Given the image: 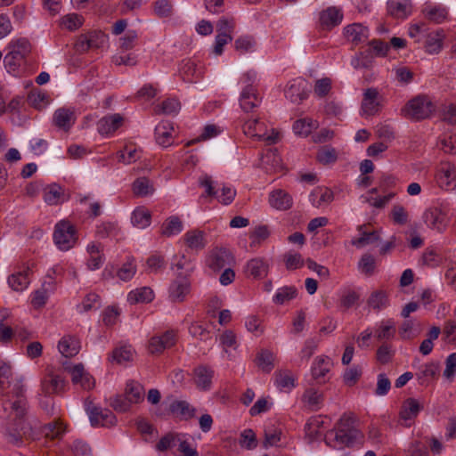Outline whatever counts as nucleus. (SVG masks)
<instances>
[{
	"mask_svg": "<svg viewBox=\"0 0 456 456\" xmlns=\"http://www.w3.org/2000/svg\"><path fill=\"white\" fill-rule=\"evenodd\" d=\"M154 298V292L150 287H142L131 290L127 295V301L130 304L150 303Z\"/></svg>",
	"mask_w": 456,
	"mask_h": 456,
	"instance_id": "nucleus-41",
	"label": "nucleus"
},
{
	"mask_svg": "<svg viewBox=\"0 0 456 456\" xmlns=\"http://www.w3.org/2000/svg\"><path fill=\"white\" fill-rule=\"evenodd\" d=\"M366 227V224H362L357 227L361 235L359 238H354L351 240L353 246L360 248L379 240V234L377 231L368 232L365 230Z\"/></svg>",
	"mask_w": 456,
	"mask_h": 456,
	"instance_id": "nucleus-40",
	"label": "nucleus"
},
{
	"mask_svg": "<svg viewBox=\"0 0 456 456\" xmlns=\"http://www.w3.org/2000/svg\"><path fill=\"white\" fill-rule=\"evenodd\" d=\"M108 41V36L102 31H92L81 35L75 44V48L79 53H85L91 49H100Z\"/></svg>",
	"mask_w": 456,
	"mask_h": 456,
	"instance_id": "nucleus-10",
	"label": "nucleus"
},
{
	"mask_svg": "<svg viewBox=\"0 0 456 456\" xmlns=\"http://www.w3.org/2000/svg\"><path fill=\"white\" fill-rule=\"evenodd\" d=\"M183 240L190 249L195 251L203 249L207 245L206 233L197 229L188 231L183 236Z\"/></svg>",
	"mask_w": 456,
	"mask_h": 456,
	"instance_id": "nucleus-30",
	"label": "nucleus"
},
{
	"mask_svg": "<svg viewBox=\"0 0 456 456\" xmlns=\"http://www.w3.org/2000/svg\"><path fill=\"white\" fill-rule=\"evenodd\" d=\"M86 411L89 415L92 426L112 427L116 424L117 419L114 413L108 409H101L88 399L85 402Z\"/></svg>",
	"mask_w": 456,
	"mask_h": 456,
	"instance_id": "nucleus-8",
	"label": "nucleus"
},
{
	"mask_svg": "<svg viewBox=\"0 0 456 456\" xmlns=\"http://www.w3.org/2000/svg\"><path fill=\"white\" fill-rule=\"evenodd\" d=\"M243 132L247 136L265 141L269 145L276 143L279 140V133L273 129L272 134H268L266 125L257 118L245 121Z\"/></svg>",
	"mask_w": 456,
	"mask_h": 456,
	"instance_id": "nucleus-6",
	"label": "nucleus"
},
{
	"mask_svg": "<svg viewBox=\"0 0 456 456\" xmlns=\"http://www.w3.org/2000/svg\"><path fill=\"white\" fill-rule=\"evenodd\" d=\"M420 323L413 319H406L399 327V335L403 340H411L421 332Z\"/></svg>",
	"mask_w": 456,
	"mask_h": 456,
	"instance_id": "nucleus-36",
	"label": "nucleus"
},
{
	"mask_svg": "<svg viewBox=\"0 0 456 456\" xmlns=\"http://www.w3.org/2000/svg\"><path fill=\"white\" fill-rule=\"evenodd\" d=\"M154 191L152 183L146 177H139L133 183V192L139 197H145Z\"/></svg>",
	"mask_w": 456,
	"mask_h": 456,
	"instance_id": "nucleus-56",
	"label": "nucleus"
},
{
	"mask_svg": "<svg viewBox=\"0 0 456 456\" xmlns=\"http://www.w3.org/2000/svg\"><path fill=\"white\" fill-rule=\"evenodd\" d=\"M387 12L393 17L403 19L410 14L411 5L405 0H389Z\"/></svg>",
	"mask_w": 456,
	"mask_h": 456,
	"instance_id": "nucleus-43",
	"label": "nucleus"
},
{
	"mask_svg": "<svg viewBox=\"0 0 456 456\" xmlns=\"http://www.w3.org/2000/svg\"><path fill=\"white\" fill-rule=\"evenodd\" d=\"M343 20V12L341 9L336 6H330L323 10L320 13V25L323 29L330 30L334 27L338 26Z\"/></svg>",
	"mask_w": 456,
	"mask_h": 456,
	"instance_id": "nucleus-20",
	"label": "nucleus"
},
{
	"mask_svg": "<svg viewBox=\"0 0 456 456\" xmlns=\"http://www.w3.org/2000/svg\"><path fill=\"white\" fill-rule=\"evenodd\" d=\"M440 149L446 154H456V135H444L439 140Z\"/></svg>",
	"mask_w": 456,
	"mask_h": 456,
	"instance_id": "nucleus-64",
	"label": "nucleus"
},
{
	"mask_svg": "<svg viewBox=\"0 0 456 456\" xmlns=\"http://www.w3.org/2000/svg\"><path fill=\"white\" fill-rule=\"evenodd\" d=\"M119 232L117 222L104 221L95 227V236L99 239L116 238Z\"/></svg>",
	"mask_w": 456,
	"mask_h": 456,
	"instance_id": "nucleus-44",
	"label": "nucleus"
},
{
	"mask_svg": "<svg viewBox=\"0 0 456 456\" xmlns=\"http://www.w3.org/2000/svg\"><path fill=\"white\" fill-rule=\"evenodd\" d=\"M270 265L262 257H255L247 262L243 273L247 278L262 280L268 275Z\"/></svg>",
	"mask_w": 456,
	"mask_h": 456,
	"instance_id": "nucleus-14",
	"label": "nucleus"
},
{
	"mask_svg": "<svg viewBox=\"0 0 456 456\" xmlns=\"http://www.w3.org/2000/svg\"><path fill=\"white\" fill-rule=\"evenodd\" d=\"M439 374V366L436 363H428L420 368L416 373L417 379L421 386H428Z\"/></svg>",
	"mask_w": 456,
	"mask_h": 456,
	"instance_id": "nucleus-42",
	"label": "nucleus"
},
{
	"mask_svg": "<svg viewBox=\"0 0 456 456\" xmlns=\"http://www.w3.org/2000/svg\"><path fill=\"white\" fill-rule=\"evenodd\" d=\"M374 53L371 48H367L364 51L360 52L351 61V65L358 69H369L372 66L374 60Z\"/></svg>",
	"mask_w": 456,
	"mask_h": 456,
	"instance_id": "nucleus-50",
	"label": "nucleus"
},
{
	"mask_svg": "<svg viewBox=\"0 0 456 456\" xmlns=\"http://www.w3.org/2000/svg\"><path fill=\"white\" fill-rule=\"evenodd\" d=\"M9 53L4 58L5 69L9 73L17 76L25 63L27 56L31 52V45L26 38L12 40L9 45Z\"/></svg>",
	"mask_w": 456,
	"mask_h": 456,
	"instance_id": "nucleus-3",
	"label": "nucleus"
},
{
	"mask_svg": "<svg viewBox=\"0 0 456 456\" xmlns=\"http://www.w3.org/2000/svg\"><path fill=\"white\" fill-rule=\"evenodd\" d=\"M332 365L333 363L330 357H316L311 368L313 379L319 384L325 383L329 379L327 375L330 371Z\"/></svg>",
	"mask_w": 456,
	"mask_h": 456,
	"instance_id": "nucleus-19",
	"label": "nucleus"
},
{
	"mask_svg": "<svg viewBox=\"0 0 456 456\" xmlns=\"http://www.w3.org/2000/svg\"><path fill=\"white\" fill-rule=\"evenodd\" d=\"M174 126L170 121H161L155 127V138L158 144L168 147L173 142Z\"/></svg>",
	"mask_w": 456,
	"mask_h": 456,
	"instance_id": "nucleus-25",
	"label": "nucleus"
},
{
	"mask_svg": "<svg viewBox=\"0 0 456 456\" xmlns=\"http://www.w3.org/2000/svg\"><path fill=\"white\" fill-rule=\"evenodd\" d=\"M77 239L76 228L70 222L62 220L56 224L53 240L59 249H70L76 244Z\"/></svg>",
	"mask_w": 456,
	"mask_h": 456,
	"instance_id": "nucleus-5",
	"label": "nucleus"
},
{
	"mask_svg": "<svg viewBox=\"0 0 456 456\" xmlns=\"http://www.w3.org/2000/svg\"><path fill=\"white\" fill-rule=\"evenodd\" d=\"M233 262V256L225 248H214L206 259L207 265L215 272L231 266Z\"/></svg>",
	"mask_w": 456,
	"mask_h": 456,
	"instance_id": "nucleus-12",
	"label": "nucleus"
},
{
	"mask_svg": "<svg viewBox=\"0 0 456 456\" xmlns=\"http://www.w3.org/2000/svg\"><path fill=\"white\" fill-rule=\"evenodd\" d=\"M25 387L20 382L14 385L10 393L4 395L3 399V409L8 412L13 423H7L4 431V436L9 444L20 445L22 444L24 435L23 416L27 409V398L25 395Z\"/></svg>",
	"mask_w": 456,
	"mask_h": 456,
	"instance_id": "nucleus-1",
	"label": "nucleus"
},
{
	"mask_svg": "<svg viewBox=\"0 0 456 456\" xmlns=\"http://www.w3.org/2000/svg\"><path fill=\"white\" fill-rule=\"evenodd\" d=\"M195 384L198 388L203 391L209 390L212 386L214 370L208 366H199L194 369Z\"/></svg>",
	"mask_w": 456,
	"mask_h": 456,
	"instance_id": "nucleus-29",
	"label": "nucleus"
},
{
	"mask_svg": "<svg viewBox=\"0 0 456 456\" xmlns=\"http://www.w3.org/2000/svg\"><path fill=\"white\" fill-rule=\"evenodd\" d=\"M274 379V383L280 390L289 391L296 387V377L289 370H276Z\"/></svg>",
	"mask_w": 456,
	"mask_h": 456,
	"instance_id": "nucleus-38",
	"label": "nucleus"
},
{
	"mask_svg": "<svg viewBox=\"0 0 456 456\" xmlns=\"http://www.w3.org/2000/svg\"><path fill=\"white\" fill-rule=\"evenodd\" d=\"M67 381L56 373L53 368L47 367L41 379V390L45 395H57L64 392Z\"/></svg>",
	"mask_w": 456,
	"mask_h": 456,
	"instance_id": "nucleus-7",
	"label": "nucleus"
},
{
	"mask_svg": "<svg viewBox=\"0 0 456 456\" xmlns=\"http://www.w3.org/2000/svg\"><path fill=\"white\" fill-rule=\"evenodd\" d=\"M422 409V406L419 403V402L414 398H408L406 399L401 407L400 411V418L403 420H411L414 419L420 410Z\"/></svg>",
	"mask_w": 456,
	"mask_h": 456,
	"instance_id": "nucleus-45",
	"label": "nucleus"
},
{
	"mask_svg": "<svg viewBox=\"0 0 456 456\" xmlns=\"http://www.w3.org/2000/svg\"><path fill=\"white\" fill-rule=\"evenodd\" d=\"M309 92L310 88L307 81L302 77H297L288 83L284 94L292 103L300 104L308 97Z\"/></svg>",
	"mask_w": 456,
	"mask_h": 456,
	"instance_id": "nucleus-11",
	"label": "nucleus"
},
{
	"mask_svg": "<svg viewBox=\"0 0 456 456\" xmlns=\"http://www.w3.org/2000/svg\"><path fill=\"white\" fill-rule=\"evenodd\" d=\"M120 315V309L116 305H109L102 312V322L106 326H112L117 323Z\"/></svg>",
	"mask_w": 456,
	"mask_h": 456,
	"instance_id": "nucleus-62",
	"label": "nucleus"
},
{
	"mask_svg": "<svg viewBox=\"0 0 456 456\" xmlns=\"http://www.w3.org/2000/svg\"><path fill=\"white\" fill-rule=\"evenodd\" d=\"M123 122V118L119 114H113L103 117L97 124V130L101 134H110L118 130Z\"/></svg>",
	"mask_w": 456,
	"mask_h": 456,
	"instance_id": "nucleus-27",
	"label": "nucleus"
},
{
	"mask_svg": "<svg viewBox=\"0 0 456 456\" xmlns=\"http://www.w3.org/2000/svg\"><path fill=\"white\" fill-rule=\"evenodd\" d=\"M136 273V265L134 259H128L123 265L118 270V277L123 281H130Z\"/></svg>",
	"mask_w": 456,
	"mask_h": 456,
	"instance_id": "nucleus-60",
	"label": "nucleus"
},
{
	"mask_svg": "<svg viewBox=\"0 0 456 456\" xmlns=\"http://www.w3.org/2000/svg\"><path fill=\"white\" fill-rule=\"evenodd\" d=\"M445 37L444 29L438 28L435 31H428L425 36V49L428 53H438L443 48V41Z\"/></svg>",
	"mask_w": 456,
	"mask_h": 456,
	"instance_id": "nucleus-26",
	"label": "nucleus"
},
{
	"mask_svg": "<svg viewBox=\"0 0 456 456\" xmlns=\"http://www.w3.org/2000/svg\"><path fill=\"white\" fill-rule=\"evenodd\" d=\"M170 412L183 420H188L195 416L196 409L188 402L183 400H175L169 405Z\"/></svg>",
	"mask_w": 456,
	"mask_h": 456,
	"instance_id": "nucleus-28",
	"label": "nucleus"
},
{
	"mask_svg": "<svg viewBox=\"0 0 456 456\" xmlns=\"http://www.w3.org/2000/svg\"><path fill=\"white\" fill-rule=\"evenodd\" d=\"M194 266L191 261L185 256V255H175L174 256L171 262V270L175 274L176 278L185 276L189 279V276L192 273Z\"/></svg>",
	"mask_w": 456,
	"mask_h": 456,
	"instance_id": "nucleus-24",
	"label": "nucleus"
},
{
	"mask_svg": "<svg viewBox=\"0 0 456 456\" xmlns=\"http://www.w3.org/2000/svg\"><path fill=\"white\" fill-rule=\"evenodd\" d=\"M358 269L362 273L371 276L376 269L375 257L369 253L363 254L359 260Z\"/></svg>",
	"mask_w": 456,
	"mask_h": 456,
	"instance_id": "nucleus-57",
	"label": "nucleus"
},
{
	"mask_svg": "<svg viewBox=\"0 0 456 456\" xmlns=\"http://www.w3.org/2000/svg\"><path fill=\"white\" fill-rule=\"evenodd\" d=\"M261 103V97L257 89L252 84L245 86L240 97V105L243 111L249 112L258 107Z\"/></svg>",
	"mask_w": 456,
	"mask_h": 456,
	"instance_id": "nucleus-17",
	"label": "nucleus"
},
{
	"mask_svg": "<svg viewBox=\"0 0 456 456\" xmlns=\"http://www.w3.org/2000/svg\"><path fill=\"white\" fill-rule=\"evenodd\" d=\"M334 200V193L329 188H315L310 194L312 205L317 208L329 205Z\"/></svg>",
	"mask_w": 456,
	"mask_h": 456,
	"instance_id": "nucleus-33",
	"label": "nucleus"
},
{
	"mask_svg": "<svg viewBox=\"0 0 456 456\" xmlns=\"http://www.w3.org/2000/svg\"><path fill=\"white\" fill-rule=\"evenodd\" d=\"M270 205L278 210H287L292 207V197L283 190H275L270 193Z\"/></svg>",
	"mask_w": 456,
	"mask_h": 456,
	"instance_id": "nucleus-31",
	"label": "nucleus"
},
{
	"mask_svg": "<svg viewBox=\"0 0 456 456\" xmlns=\"http://www.w3.org/2000/svg\"><path fill=\"white\" fill-rule=\"evenodd\" d=\"M191 291V282L185 276L175 278L169 286L168 297L174 303L183 302Z\"/></svg>",
	"mask_w": 456,
	"mask_h": 456,
	"instance_id": "nucleus-16",
	"label": "nucleus"
},
{
	"mask_svg": "<svg viewBox=\"0 0 456 456\" xmlns=\"http://www.w3.org/2000/svg\"><path fill=\"white\" fill-rule=\"evenodd\" d=\"M63 366L70 374L73 385H79L84 390H91L94 387V379L90 373L85 370L82 363L76 364L72 367H67L65 366V362H63Z\"/></svg>",
	"mask_w": 456,
	"mask_h": 456,
	"instance_id": "nucleus-13",
	"label": "nucleus"
},
{
	"mask_svg": "<svg viewBox=\"0 0 456 456\" xmlns=\"http://www.w3.org/2000/svg\"><path fill=\"white\" fill-rule=\"evenodd\" d=\"M423 13L428 20L437 24L444 21L448 16L446 8L432 4L426 5Z\"/></svg>",
	"mask_w": 456,
	"mask_h": 456,
	"instance_id": "nucleus-48",
	"label": "nucleus"
},
{
	"mask_svg": "<svg viewBox=\"0 0 456 456\" xmlns=\"http://www.w3.org/2000/svg\"><path fill=\"white\" fill-rule=\"evenodd\" d=\"M53 122L55 126L68 132L76 122L74 111L69 108H60L53 113Z\"/></svg>",
	"mask_w": 456,
	"mask_h": 456,
	"instance_id": "nucleus-23",
	"label": "nucleus"
},
{
	"mask_svg": "<svg viewBox=\"0 0 456 456\" xmlns=\"http://www.w3.org/2000/svg\"><path fill=\"white\" fill-rule=\"evenodd\" d=\"M151 219V216L150 211L143 207L135 208L131 216L133 225L140 229L149 226Z\"/></svg>",
	"mask_w": 456,
	"mask_h": 456,
	"instance_id": "nucleus-51",
	"label": "nucleus"
},
{
	"mask_svg": "<svg viewBox=\"0 0 456 456\" xmlns=\"http://www.w3.org/2000/svg\"><path fill=\"white\" fill-rule=\"evenodd\" d=\"M283 259L288 270H296L304 265V260L299 253L289 251L284 255Z\"/></svg>",
	"mask_w": 456,
	"mask_h": 456,
	"instance_id": "nucleus-61",
	"label": "nucleus"
},
{
	"mask_svg": "<svg viewBox=\"0 0 456 456\" xmlns=\"http://www.w3.org/2000/svg\"><path fill=\"white\" fill-rule=\"evenodd\" d=\"M381 100L382 97L377 88L370 87L364 90L361 102V116L370 117L378 114L382 107Z\"/></svg>",
	"mask_w": 456,
	"mask_h": 456,
	"instance_id": "nucleus-9",
	"label": "nucleus"
},
{
	"mask_svg": "<svg viewBox=\"0 0 456 456\" xmlns=\"http://www.w3.org/2000/svg\"><path fill=\"white\" fill-rule=\"evenodd\" d=\"M183 222L177 216H172L166 219L161 226V234L166 237H171L180 233L183 231Z\"/></svg>",
	"mask_w": 456,
	"mask_h": 456,
	"instance_id": "nucleus-47",
	"label": "nucleus"
},
{
	"mask_svg": "<svg viewBox=\"0 0 456 456\" xmlns=\"http://www.w3.org/2000/svg\"><path fill=\"white\" fill-rule=\"evenodd\" d=\"M179 73L182 79L185 82H192L194 78L199 77L197 65L191 60H183L181 62Z\"/></svg>",
	"mask_w": 456,
	"mask_h": 456,
	"instance_id": "nucleus-52",
	"label": "nucleus"
},
{
	"mask_svg": "<svg viewBox=\"0 0 456 456\" xmlns=\"http://www.w3.org/2000/svg\"><path fill=\"white\" fill-rule=\"evenodd\" d=\"M435 110V103L426 94H419L410 100L403 109L405 116L416 121L430 118Z\"/></svg>",
	"mask_w": 456,
	"mask_h": 456,
	"instance_id": "nucleus-4",
	"label": "nucleus"
},
{
	"mask_svg": "<svg viewBox=\"0 0 456 456\" xmlns=\"http://www.w3.org/2000/svg\"><path fill=\"white\" fill-rule=\"evenodd\" d=\"M79 307H81L80 312L99 309L101 307V297L94 292H90L84 297Z\"/></svg>",
	"mask_w": 456,
	"mask_h": 456,
	"instance_id": "nucleus-59",
	"label": "nucleus"
},
{
	"mask_svg": "<svg viewBox=\"0 0 456 456\" xmlns=\"http://www.w3.org/2000/svg\"><path fill=\"white\" fill-rule=\"evenodd\" d=\"M455 179V166L449 161H441L437 167V181L440 187L448 190Z\"/></svg>",
	"mask_w": 456,
	"mask_h": 456,
	"instance_id": "nucleus-22",
	"label": "nucleus"
},
{
	"mask_svg": "<svg viewBox=\"0 0 456 456\" xmlns=\"http://www.w3.org/2000/svg\"><path fill=\"white\" fill-rule=\"evenodd\" d=\"M135 351L131 344H124L115 348L110 356L111 362H115L118 364H124L134 360Z\"/></svg>",
	"mask_w": 456,
	"mask_h": 456,
	"instance_id": "nucleus-35",
	"label": "nucleus"
},
{
	"mask_svg": "<svg viewBox=\"0 0 456 456\" xmlns=\"http://www.w3.org/2000/svg\"><path fill=\"white\" fill-rule=\"evenodd\" d=\"M181 109V104L178 100L174 98H168L164 100L160 104L155 108L157 114L164 115H176Z\"/></svg>",
	"mask_w": 456,
	"mask_h": 456,
	"instance_id": "nucleus-54",
	"label": "nucleus"
},
{
	"mask_svg": "<svg viewBox=\"0 0 456 456\" xmlns=\"http://www.w3.org/2000/svg\"><path fill=\"white\" fill-rule=\"evenodd\" d=\"M43 198L48 205H58L64 201V189L57 183L44 186Z\"/></svg>",
	"mask_w": 456,
	"mask_h": 456,
	"instance_id": "nucleus-32",
	"label": "nucleus"
},
{
	"mask_svg": "<svg viewBox=\"0 0 456 456\" xmlns=\"http://www.w3.org/2000/svg\"><path fill=\"white\" fill-rule=\"evenodd\" d=\"M368 305L375 310L386 308L388 305L387 294L381 290L373 292L368 299Z\"/></svg>",
	"mask_w": 456,
	"mask_h": 456,
	"instance_id": "nucleus-58",
	"label": "nucleus"
},
{
	"mask_svg": "<svg viewBox=\"0 0 456 456\" xmlns=\"http://www.w3.org/2000/svg\"><path fill=\"white\" fill-rule=\"evenodd\" d=\"M297 296V289L294 286L280 288L273 296V301L276 305H284Z\"/></svg>",
	"mask_w": 456,
	"mask_h": 456,
	"instance_id": "nucleus-53",
	"label": "nucleus"
},
{
	"mask_svg": "<svg viewBox=\"0 0 456 456\" xmlns=\"http://www.w3.org/2000/svg\"><path fill=\"white\" fill-rule=\"evenodd\" d=\"M361 432L354 427V418L348 414H343L333 429L327 432L325 443L334 449L352 447L361 439Z\"/></svg>",
	"mask_w": 456,
	"mask_h": 456,
	"instance_id": "nucleus-2",
	"label": "nucleus"
},
{
	"mask_svg": "<svg viewBox=\"0 0 456 456\" xmlns=\"http://www.w3.org/2000/svg\"><path fill=\"white\" fill-rule=\"evenodd\" d=\"M276 356L268 349H262L256 356V363L263 372L270 373L275 366Z\"/></svg>",
	"mask_w": 456,
	"mask_h": 456,
	"instance_id": "nucleus-39",
	"label": "nucleus"
},
{
	"mask_svg": "<svg viewBox=\"0 0 456 456\" xmlns=\"http://www.w3.org/2000/svg\"><path fill=\"white\" fill-rule=\"evenodd\" d=\"M124 394L133 403H140L144 400L145 390L142 384L134 379L126 382Z\"/></svg>",
	"mask_w": 456,
	"mask_h": 456,
	"instance_id": "nucleus-34",
	"label": "nucleus"
},
{
	"mask_svg": "<svg viewBox=\"0 0 456 456\" xmlns=\"http://www.w3.org/2000/svg\"><path fill=\"white\" fill-rule=\"evenodd\" d=\"M395 332L396 327L395 322L390 319L385 320L377 326L374 338L379 340H389L394 338Z\"/></svg>",
	"mask_w": 456,
	"mask_h": 456,
	"instance_id": "nucleus-46",
	"label": "nucleus"
},
{
	"mask_svg": "<svg viewBox=\"0 0 456 456\" xmlns=\"http://www.w3.org/2000/svg\"><path fill=\"white\" fill-rule=\"evenodd\" d=\"M29 273L30 270L28 268L22 272L12 273L8 277L9 286L17 292L25 290L30 283Z\"/></svg>",
	"mask_w": 456,
	"mask_h": 456,
	"instance_id": "nucleus-37",
	"label": "nucleus"
},
{
	"mask_svg": "<svg viewBox=\"0 0 456 456\" xmlns=\"http://www.w3.org/2000/svg\"><path fill=\"white\" fill-rule=\"evenodd\" d=\"M344 36L349 42L357 45L369 38L370 31L361 23H353L344 28Z\"/></svg>",
	"mask_w": 456,
	"mask_h": 456,
	"instance_id": "nucleus-21",
	"label": "nucleus"
},
{
	"mask_svg": "<svg viewBox=\"0 0 456 456\" xmlns=\"http://www.w3.org/2000/svg\"><path fill=\"white\" fill-rule=\"evenodd\" d=\"M64 432V428L61 422L53 421L46 424L43 428V433L45 437L50 439H55L60 437Z\"/></svg>",
	"mask_w": 456,
	"mask_h": 456,
	"instance_id": "nucleus-63",
	"label": "nucleus"
},
{
	"mask_svg": "<svg viewBox=\"0 0 456 456\" xmlns=\"http://www.w3.org/2000/svg\"><path fill=\"white\" fill-rule=\"evenodd\" d=\"M322 400V394L314 388L306 389L302 395V401L313 411L320 409Z\"/></svg>",
	"mask_w": 456,
	"mask_h": 456,
	"instance_id": "nucleus-55",
	"label": "nucleus"
},
{
	"mask_svg": "<svg viewBox=\"0 0 456 456\" xmlns=\"http://www.w3.org/2000/svg\"><path fill=\"white\" fill-rule=\"evenodd\" d=\"M87 268L91 271L100 269L105 262L104 247L102 243L92 241L86 247Z\"/></svg>",
	"mask_w": 456,
	"mask_h": 456,
	"instance_id": "nucleus-18",
	"label": "nucleus"
},
{
	"mask_svg": "<svg viewBox=\"0 0 456 456\" xmlns=\"http://www.w3.org/2000/svg\"><path fill=\"white\" fill-rule=\"evenodd\" d=\"M423 221L427 226L438 232H443L447 227L446 215L438 208H430L423 214Z\"/></svg>",
	"mask_w": 456,
	"mask_h": 456,
	"instance_id": "nucleus-15",
	"label": "nucleus"
},
{
	"mask_svg": "<svg viewBox=\"0 0 456 456\" xmlns=\"http://www.w3.org/2000/svg\"><path fill=\"white\" fill-rule=\"evenodd\" d=\"M318 121L310 118L297 119L293 124V131L296 134L306 137L314 129L318 127Z\"/></svg>",
	"mask_w": 456,
	"mask_h": 456,
	"instance_id": "nucleus-49",
	"label": "nucleus"
}]
</instances>
